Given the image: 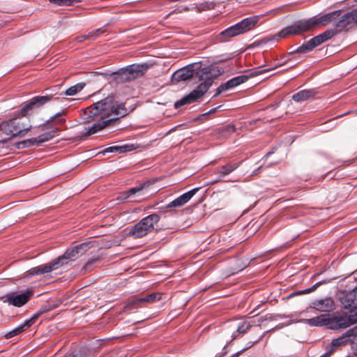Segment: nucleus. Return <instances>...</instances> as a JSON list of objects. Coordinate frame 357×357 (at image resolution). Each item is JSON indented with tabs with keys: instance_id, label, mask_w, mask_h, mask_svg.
<instances>
[{
	"instance_id": "obj_14",
	"label": "nucleus",
	"mask_w": 357,
	"mask_h": 357,
	"mask_svg": "<svg viewBox=\"0 0 357 357\" xmlns=\"http://www.w3.org/2000/svg\"><path fill=\"white\" fill-rule=\"evenodd\" d=\"M50 310V308L47 305L42 307L29 319L26 320L23 324H20L13 330L6 333L5 335H3V337L6 339H9L21 334L22 332L29 328L36 321L40 315L49 312Z\"/></svg>"
},
{
	"instance_id": "obj_8",
	"label": "nucleus",
	"mask_w": 357,
	"mask_h": 357,
	"mask_svg": "<svg viewBox=\"0 0 357 357\" xmlns=\"http://www.w3.org/2000/svg\"><path fill=\"white\" fill-rule=\"evenodd\" d=\"M335 31L326 30L322 33L311 38L310 40L298 47L296 50L290 52L289 54L292 56V57L285 60L282 63L284 65L293 60L297 61L298 59L294 56L296 54H305L311 52L316 47L333 37L335 36Z\"/></svg>"
},
{
	"instance_id": "obj_6",
	"label": "nucleus",
	"mask_w": 357,
	"mask_h": 357,
	"mask_svg": "<svg viewBox=\"0 0 357 357\" xmlns=\"http://www.w3.org/2000/svg\"><path fill=\"white\" fill-rule=\"evenodd\" d=\"M160 220L158 213H152L144 218L133 226L128 227L126 236L133 238H140L151 233L154 230V225Z\"/></svg>"
},
{
	"instance_id": "obj_29",
	"label": "nucleus",
	"mask_w": 357,
	"mask_h": 357,
	"mask_svg": "<svg viewBox=\"0 0 357 357\" xmlns=\"http://www.w3.org/2000/svg\"><path fill=\"white\" fill-rule=\"evenodd\" d=\"M251 326L252 325L249 322L244 321L241 323L238 326L236 332L233 333L232 340L237 337V335H236V333L244 334L251 328Z\"/></svg>"
},
{
	"instance_id": "obj_31",
	"label": "nucleus",
	"mask_w": 357,
	"mask_h": 357,
	"mask_svg": "<svg viewBox=\"0 0 357 357\" xmlns=\"http://www.w3.org/2000/svg\"><path fill=\"white\" fill-rule=\"evenodd\" d=\"M349 340L345 334H342L340 337L333 339L331 342L333 347H337V349L342 346H344L349 343Z\"/></svg>"
},
{
	"instance_id": "obj_39",
	"label": "nucleus",
	"mask_w": 357,
	"mask_h": 357,
	"mask_svg": "<svg viewBox=\"0 0 357 357\" xmlns=\"http://www.w3.org/2000/svg\"><path fill=\"white\" fill-rule=\"evenodd\" d=\"M337 348L333 347V344L331 343L329 348L326 350L325 354L321 356V357H330L337 351Z\"/></svg>"
},
{
	"instance_id": "obj_13",
	"label": "nucleus",
	"mask_w": 357,
	"mask_h": 357,
	"mask_svg": "<svg viewBox=\"0 0 357 357\" xmlns=\"http://www.w3.org/2000/svg\"><path fill=\"white\" fill-rule=\"evenodd\" d=\"M338 20L335 23V29L329 30L335 31V36L342 31H348L357 24V8L352 10L337 17Z\"/></svg>"
},
{
	"instance_id": "obj_21",
	"label": "nucleus",
	"mask_w": 357,
	"mask_h": 357,
	"mask_svg": "<svg viewBox=\"0 0 357 357\" xmlns=\"http://www.w3.org/2000/svg\"><path fill=\"white\" fill-rule=\"evenodd\" d=\"M317 95V91L314 89H304L301 90L292 96V99L297 102L313 99Z\"/></svg>"
},
{
	"instance_id": "obj_38",
	"label": "nucleus",
	"mask_w": 357,
	"mask_h": 357,
	"mask_svg": "<svg viewBox=\"0 0 357 357\" xmlns=\"http://www.w3.org/2000/svg\"><path fill=\"white\" fill-rule=\"evenodd\" d=\"M105 31V29H104L103 28H99L95 31L89 32V35L91 36V40H96L98 37H99Z\"/></svg>"
},
{
	"instance_id": "obj_28",
	"label": "nucleus",
	"mask_w": 357,
	"mask_h": 357,
	"mask_svg": "<svg viewBox=\"0 0 357 357\" xmlns=\"http://www.w3.org/2000/svg\"><path fill=\"white\" fill-rule=\"evenodd\" d=\"M321 284H322L321 282H317L316 284H314V285H312L311 287L307 288L305 290L294 291V292L291 293V294H289V298H293L296 296L310 294V293L315 291L317 289V287H319Z\"/></svg>"
},
{
	"instance_id": "obj_27",
	"label": "nucleus",
	"mask_w": 357,
	"mask_h": 357,
	"mask_svg": "<svg viewBox=\"0 0 357 357\" xmlns=\"http://www.w3.org/2000/svg\"><path fill=\"white\" fill-rule=\"evenodd\" d=\"M248 79V77L242 75L230 79L229 80H228V82L231 89H233L238 86L239 84L245 82Z\"/></svg>"
},
{
	"instance_id": "obj_15",
	"label": "nucleus",
	"mask_w": 357,
	"mask_h": 357,
	"mask_svg": "<svg viewBox=\"0 0 357 357\" xmlns=\"http://www.w3.org/2000/svg\"><path fill=\"white\" fill-rule=\"evenodd\" d=\"M154 181L148 180L143 183H140L139 185L130 188L127 191H124L121 192L119 197L117 198L119 200H126L131 197L135 195L137 196H144L148 195L150 191L152 185H153Z\"/></svg>"
},
{
	"instance_id": "obj_48",
	"label": "nucleus",
	"mask_w": 357,
	"mask_h": 357,
	"mask_svg": "<svg viewBox=\"0 0 357 357\" xmlns=\"http://www.w3.org/2000/svg\"><path fill=\"white\" fill-rule=\"evenodd\" d=\"M276 36H278L280 38L279 33L276 36H274V38H276ZM280 38H282L280 37Z\"/></svg>"
},
{
	"instance_id": "obj_2",
	"label": "nucleus",
	"mask_w": 357,
	"mask_h": 357,
	"mask_svg": "<svg viewBox=\"0 0 357 357\" xmlns=\"http://www.w3.org/2000/svg\"><path fill=\"white\" fill-rule=\"evenodd\" d=\"M53 98L52 95L35 96L26 104L13 119L3 121L0 124V130L10 136L8 139L17 136L23 137L30 130L31 126L26 117L35 108L44 105Z\"/></svg>"
},
{
	"instance_id": "obj_35",
	"label": "nucleus",
	"mask_w": 357,
	"mask_h": 357,
	"mask_svg": "<svg viewBox=\"0 0 357 357\" xmlns=\"http://www.w3.org/2000/svg\"><path fill=\"white\" fill-rule=\"evenodd\" d=\"M72 355L75 357H91V352L86 349L82 348L78 351L73 353Z\"/></svg>"
},
{
	"instance_id": "obj_47",
	"label": "nucleus",
	"mask_w": 357,
	"mask_h": 357,
	"mask_svg": "<svg viewBox=\"0 0 357 357\" xmlns=\"http://www.w3.org/2000/svg\"><path fill=\"white\" fill-rule=\"evenodd\" d=\"M65 357H75V356H74L73 355H72V354H70L69 355L66 356Z\"/></svg>"
},
{
	"instance_id": "obj_10",
	"label": "nucleus",
	"mask_w": 357,
	"mask_h": 357,
	"mask_svg": "<svg viewBox=\"0 0 357 357\" xmlns=\"http://www.w3.org/2000/svg\"><path fill=\"white\" fill-rule=\"evenodd\" d=\"M147 63L132 64L114 73L118 82H128L142 77L148 70Z\"/></svg>"
},
{
	"instance_id": "obj_34",
	"label": "nucleus",
	"mask_w": 357,
	"mask_h": 357,
	"mask_svg": "<svg viewBox=\"0 0 357 357\" xmlns=\"http://www.w3.org/2000/svg\"><path fill=\"white\" fill-rule=\"evenodd\" d=\"M133 150V146L132 145H125V146H112V151L113 152H117L119 151L121 153H124L127 151H130Z\"/></svg>"
},
{
	"instance_id": "obj_32",
	"label": "nucleus",
	"mask_w": 357,
	"mask_h": 357,
	"mask_svg": "<svg viewBox=\"0 0 357 357\" xmlns=\"http://www.w3.org/2000/svg\"><path fill=\"white\" fill-rule=\"evenodd\" d=\"M63 114H64V112H62V113H57L54 116H53L52 117H51L50 120L49 121L47 122V123L41 126V128H42V130H45V129H47L49 128V123L50 122H53V121H57L56 123H62L63 122H65V119L63 118H61V119H59V117H61Z\"/></svg>"
},
{
	"instance_id": "obj_43",
	"label": "nucleus",
	"mask_w": 357,
	"mask_h": 357,
	"mask_svg": "<svg viewBox=\"0 0 357 357\" xmlns=\"http://www.w3.org/2000/svg\"><path fill=\"white\" fill-rule=\"evenodd\" d=\"M20 144H23L24 147H29L32 146L29 139L24 140L23 142H20Z\"/></svg>"
},
{
	"instance_id": "obj_11",
	"label": "nucleus",
	"mask_w": 357,
	"mask_h": 357,
	"mask_svg": "<svg viewBox=\"0 0 357 357\" xmlns=\"http://www.w3.org/2000/svg\"><path fill=\"white\" fill-rule=\"evenodd\" d=\"M213 77H207L206 80L199 84L192 92L176 101L174 104L175 108H179L181 106L197 101L208 91L213 84Z\"/></svg>"
},
{
	"instance_id": "obj_4",
	"label": "nucleus",
	"mask_w": 357,
	"mask_h": 357,
	"mask_svg": "<svg viewBox=\"0 0 357 357\" xmlns=\"http://www.w3.org/2000/svg\"><path fill=\"white\" fill-rule=\"evenodd\" d=\"M90 248L89 243H81L66 250L61 256L52 261L33 267L29 271L31 275L48 274L61 267L66 266L70 261H75L84 255Z\"/></svg>"
},
{
	"instance_id": "obj_37",
	"label": "nucleus",
	"mask_w": 357,
	"mask_h": 357,
	"mask_svg": "<svg viewBox=\"0 0 357 357\" xmlns=\"http://www.w3.org/2000/svg\"><path fill=\"white\" fill-rule=\"evenodd\" d=\"M105 31V29H104L103 28H99L95 31L89 32V35L91 36V40H96L98 37H99Z\"/></svg>"
},
{
	"instance_id": "obj_42",
	"label": "nucleus",
	"mask_w": 357,
	"mask_h": 357,
	"mask_svg": "<svg viewBox=\"0 0 357 357\" xmlns=\"http://www.w3.org/2000/svg\"><path fill=\"white\" fill-rule=\"evenodd\" d=\"M218 107H215V108H213V109H211V110H209L208 112H206V113L203 114L202 115V116L203 118H204L205 119H208V116L210 114L215 113V112L217 111V109H218Z\"/></svg>"
},
{
	"instance_id": "obj_18",
	"label": "nucleus",
	"mask_w": 357,
	"mask_h": 357,
	"mask_svg": "<svg viewBox=\"0 0 357 357\" xmlns=\"http://www.w3.org/2000/svg\"><path fill=\"white\" fill-rule=\"evenodd\" d=\"M311 307L320 312H331L335 309L334 300L331 297L315 300L312 303Z\"/></svg>"
},
{
	"instance_id": "obj_7",
	"label": "nucleus",
	"mask_w": 357,
	"mask_h": 357,
	"mask_svg": "<svg viewBox=\"0 0 357 357\" xmlns=\"http://www.w3.org/2000/svg\"><path fill=\"white\" fill-rule=\"evenodd\" d=\"M335 31L326 30L322 33L311 38L310 40L298 47L296 50L290 52L289 54L292 56V57L285 60L282 63L284 65L293 60L297 61L298 59L294 56L296 54H305L311 52L316 47L333 37L335 36Z\"/></svg>"
},
{
	"instance_id": "obj_22",
	"label": "nucleus",
	"mask_w": 357,
	"mask_h": 357,
	"mask_svg": "<svg viewBox=\"0 0 357 357\" xmlns=\"http://www.w3.org/2000/svg\"><path fill=\"white\" fill-rule=\"evenodd\" d=\"M305 323L310 326H326L328 328V314H322L311 319H307L305 320Z\"/></svg>"
},
{
	"instance_id": "obj_12",
	"label": "nucleus",
	"mask_w": 357,
	"mask_h": 357,
	"mask_svg": "<svg viewBox=\"0 0 357 357\" xmlns=\"http://www.w3.org/2000/svg\"><path fill=\"white\" fill-rule=\"evenodd\" d=\"M257 23L256 17H247L240 22L233 25L221 33L225 39L243 34L253 29Z\"/></svg>"
},
{
	"instance_id": "obj_1",
	"label": "nucleus",
	"mask_w": 357,
	"mask_h": 357,
	"mask_svg": "<svg viewBox=\"0 0 357 357\" xmlns=\"http://www.w3.org/2000/svg\"><path fill=\"white\" fill-rule=\"evenodd\" d=\"M86 119L99 120L87 128L83 137H87L102 129L113 126L121 117L128 114V109L123 103H117L113 96L107 98L93 103L84 111Z\"/></svg>"
},
{
	"instance_id": "obj_50",
	"label": "nucleus",
	"mask_w": 357,
	"mask_h": 357,
	"mask_svg": "<svg viewBox=\"0 0 357 357\" xmlns=\"http://www.w3.org/2000/svg\"><path fill=\"white\" fill-rule=\"evenodd\" d=\"M356 1H357V0H355Z\"/></svg>"
},
{
	"instance_id": "obj_40",
	"label": "nucleus",
	"mask_w": 357,
	"mask_h": 357,
	"mask_svg": "<svg viewBox=\"0 0 357 357\" xmlns=\"http://www.w3.org/2000/svg\"><path fill=\"white\" fill-rule=\"evenodd\" d=\"M345 336L347 337V338L349 340L351 337H356L357 336V326H354L352 328L349 329L345 333Z\"/></svg>"
},
{
	"instance_id": "obj_46",
	"label": "nucleus",
	"mask_w": 357,
	"mask_h": 357,
	"mask_svg": "<svg viewBox=\"0 0 357 357\" xmlns=\"http://www.w3.org/2000/svg\"><path fill=\"white\" fill-rule=\"evenodd\" d=\"M300 61H297L296 63H294L293 65H291L289 68H294V66H296Z\"/></svg>"
},
{
	"instance_id": "obj_33",
	"label": "nucleus",
	"mask_w": 357,
	"mask_h": 357,
	"mask_svg": "<svg viewBox=\"0 0 357 357\" xmlns=\"http://www.w3.org/2000/svg\"><path fill=\"white\" fill-rule=\"evenodd\" d=\"M100 260V257H96L89 260L82 267L84 273L91 271L95 267V264Z\"/></svg>"
},
{
	"instance_id": "obj_9",
	"label": "nucleus",
	"mask_w": 357,
	"mask_h": 357,
	"mask_svg": "<svg viewBox=\"0 0 357 357\" xmlns=\"http://www.w3.org/2000/svg\"><path fill=\"white\" fill-rule=\"evenodd\" d=\"M328 328L331 330L344 329L357 323V313L336 312L331 314H328Z\"/></svg>"
},
{
	"instance_id": "obj_19",
	"label": "nucleus",
	"mask_w": 357,
	"mask_h": 357,
	"mask_svg": "<svg viewBox=\"0 0 357 357\" xmlns=\"http://www.w3.org/2000/svg\"><path fill=\"white\" fill-rule=\"evenodd\" d=\"M199 188H195L181 195L176 199L172 201L166 206L167 208L172 207H181L185 205L199 190Z\"/></svg>"
},
{
	"instance_id": "obj_36",
	"label": "nucleus",
	"mask_w": 357,
	"mask_h": 357,
	"mask_svg": "<svg viewBox=\"0 0 357 357\" xmlns=\"http://www.w3.org/2000/svg\"><path fill=\"white\" fill-rule=\"evenodd\" d=\"M229 89H231L229 84V82L228 81L226 82L225 83H223L222 84H220L219 86V87L216 90V93L214 95V96H218V95H220L221 93H222L223 91H228Z\"/></svg>"
},
{
	"instance_id": "obj_5",
	"label": "nucleus",
	"mask_w": 357,
	"mask_h": 357,
	"mask_svg": "<svg viewBox=\"0 0 357 357\" xmlns=\"http://www.w3.org/2000/svg\"><path fill=\"white\" fill-rule=\"evenodd\" d=\"M219 73H213L210 66L202 68L200 63L190 64L175 72L172 76L174 81L178 82L197 77L200 81H205L207 77H217Z\"/></svg>"
},
{
	"instance_id": "obj_45",
	"label": "nucleus",
	"mask_w": 357,
	"mask_h": 357,
	"mask_svg": "<svg viewBox=\"0 0 357 357\" xmlns=\"http://www.w3.org/2000/svg\"><path fill=\"white\" fill-rule=\"evenodd\" d=\"M101 153L103 155H105L106 153H114L112 151V146L107 147V148L105 149Z\"/></svg>"
},
{
	"instance_id": "obj_30",
	"label": "nucleus",
	"mask_w": 357,
	"mask_h": 357,
	"mask_svg": "<svg viewBox=\"0 0 357 357\" xmlns=\"http://www.w3.org/2000/svg\"><path fill=\"white\" fill-rule=\"evenodd\" d=\"M82 0H49V2L58 6H70Z\"/></svg>"
},
{
	"instance_id": "obj_41",
	"label": "nucleus",
	"mask_w": 357,
	"mask_h": 357,
	"mask_svg": "<svg viewBox=\"0 0 357 357\" xmlns=\"http://www.w3.org/2000/svg\"><path fill=\"white\" fill-rule=\"evenodd\" d=\"M91 36H90L89 33L88 34L82 35V36L77 37L76 40L77 42L82 43L85 40H91Z\"/></svg>"
},
{
	"instance_id": "obj_3",
	"label": "nucleus",
	"mask_w": 357,
	"mask_h": 357,
	"mask_svg": "<svg viewBox=\"0 0 357 357\" xmlns=\"http://www.w3.org/2000/svg\"><path fill=\"white\" fill-rule=\"evenodd\" d=\"M342 14L340 10H335L321 16H314L307 20H299L294 24L282 29L279 32L281 38H287L291 35H301L303 33L314 31L319 26H327Z\"/></svg>"
},
{
	"instance_id": "obj_23",
	"label": "nucleus",
	"mask_w": 357,
	"mask_h": 357,
	"mask_svg": "<svg viewBox=\"0 0 357 357\" xmlns=\"http://www.w3.org/2000/svg\"><path fill=\"white\" fill-rule=\"evenodd\" d=\"M162 298V294L160 292H154L146 295L144 297L134 298L132 303L135 305L142 303H153L160 301Z\"/></svg>"
},
{
	"instance_id": "obj_26",
	"label": "nucleus",
	"mask_w": 357,
	"mask_h": 357,
	"mask_svg": "<svg viewBox=\"0 0 357 357\" xmlns=\"http://www.w3.org/2000/svg\"><path fill=\"white\" fill-rule=\"evenodd\" d=\"M283 65H284V63H282L280 64H278V65L275 66L273 68H266V69H262V70L260 69L261 67H259L257 68H255V69L252 70V71L250 72L248 75H244L248 77V79H249L250 77H257V76H258L259 75H261L263 73L270 72L271 70L275 69L278 67L282 66Z\"/></svg>"
},
{
	"instance_id": "obj_44",
	"label": "nucleus",
	"mask_w": 357,
	"mask_h": 357,
	"mask_svg": "<svg viewBox=\"0 0 357 357\" xmlns=\"http://www.w3.org/2000/svg\"><path fill=\"white\" fill-rule=\"evenodd\" d=\"M248 348H244L241 351L232 354L230 357H238L241 354H243Z\"/></svg>"
},
{
	"instance_id": "obj_20",
	"label": "nucleus",
	"mask_w": 357,
	"mask_h": 357,
	"mask_svg": "<svg viewBox=\"0 0 357 357\" xmlns=\"http://www.w3.org/2000/svg\"><path fill=\"white\" fill-rule=\"evenodd\" d=\"M241 162H229L225 165L220 166L215 169V173L219 175L220 179L225 176L229 175L240 166Z\"/></svg>"
},
{
	"instance_id": "obj_24",
	"label": "nucleus",
	"mask_w": 357,
	"mask_h": 357,
	"mask_svg": "<svg viewBox=\"0 0 357 357\" xmlns=\"http://www.w3.org/2000/svg\"><path fill=\"white\" fill-rule=\"evenodd\" d=\"M57 130H58V129L48 132H45L44 134L39 135L38 137L29 139V140H30V142L32 146L36 145V144H37V145L40 144L41 143H43V142H47V141L52 139L55 136V134Z\"/></svg>"
},
{
	"instance_id": "obj_16",
	"label": "nucleus",
	"mask_w": 357,
	"mask_h": 357,
	"mask_svg": "<svg viewBox=\"0 0 357 357\" xmlns=\"http://www.w3.org/2000/svg\"><path fill=\"white\" fill-rule=\"evenodd\" d=\"M32 290H26V291L18 295H6L2 298L4 303H8L10 305L20 307L25 305L33 296Z\"/></svg>"
},
{
	"instance_id": "obj_25",
	"label": "nucleus",
	"mask_w": 357,
	"mask_h": 357,
	"mask_svg": "<svg viewBox=\"0 0 357 357\" xmlns=\"http://www.w3.org/2000/svg\"><path fill=\"white\" fill-rule=\"evenodd\" d=\"M85 86L86 84L84 82H79L74 86L69 87L65 91L62 92L61 95H66L69 96H75L81 91L85 87Z\"/></svg>"
},
{
	"instance_id": "obj_49",
	"label": "nucleus",
	"mask_w": 357,
	"mask_h": 357,
	"mask_svg": "<svg viewBox=\"0 0 357 357\" xmlns=\"http://www.w3.org/2000/svg\"><path fill=\"white\" fill-rule=\"evenodd\" d=\"M356 113L357 114V109H356Z\"/></svg>"
},
{
	"instance_id": "obj_17",
	"label": "nucleus",
	"mask_w": 357,
	"mask_h": 357,
	"mask_svg": "<svg viewBox=\"0 0 357 357\" xmlns=\"http://www.w3.org/2000/svg\"><path fill=\"white\" fill-rule=\"evenodd\" d=\"M341 303L344 310L349 314L357 313V292L351 291L341 298Z\"/></svg>"
}]
</instances>
